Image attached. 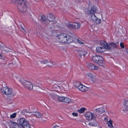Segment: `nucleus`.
Here are the masks:
<instances>
[{
  "mask_svg": "<svg viewBox=\"0 0 128 128\" xmlns=\"http://www.w3.org/2000/svg\"><path fill=\"white\" fill-rule=\"evenodd\" d=\"M18 123L22 126V128H30L31 127L29 122L23 118L18 119Z\"/></svg>",
  "mask_w": 128,
  "mask_h": 128,
  "instance_id": "2",
  "label": "nucleus"
},
{
  "mask_svg": "<svg viewBox=\"0 0 128 128\" xmlns=\"http://www.w3.org/2000/svg\"><path fill=\"white\" fill-rule=\"evenodd\" d=\"M58 86V87H59L58 86Z\"/></svg>",
  "mask_w": 128,
  "mask_h": 128,
  "instance_id": "50",
  "label": "nucleus"
},
{
  "mask_svg": "<svg viewBox=\"0 0 128 128\" xmlns=\"http://www.w3.org/2000/svg\"><path fill=\"white\" fill-rule=\"evenodd\" d=\"M77 40L78 42L79 43H80V44H84V43L82 42L81 40H79L78 39Z\"/></svg>",
  "mask_w": 128,
  "mask_h": 128,
  "instance_id": "39",
  "label": "nucleus"
},
{
  "mask_svg": "<svg viewBox=\"0 0 128 128\" xmlns=\"http://www.w3.org/2000/svg\"><path fill=\"white\" fill-rule=\"evenodd\" d=\"M68 25L70 27L76 29H78L81 26L80 24L79 23H74L72 24H68Z\"/></svg>",
  "mask_w": 128,
  "mask_h": 128,
  "instance_id": "9",
  "label": "nucleus"
},
{
  "mask_svg": "<svg viewBox=\"0 0 128 128\" xmlns=\"http://www.w3.org/2000/svg\"><path fill=\"white\" fill-rule=\"evenodd\" d=\"M66 43L69 44L71 43L74 40V38L72 36L68 34H66Z\"/></svg>",
  "mask_w": 128,
  "mask_h": 128,
  "instance_id": "10",
  "label": "nucleus"
},
{
  "mask_svg": "<svg viewBox=\"0 0 128 128\" xmlns=\"http://www.w3.org/2000/svg\"><path fill=\"white\" fill-rule=\"evenodd\" d=\"M95 110L99 114H101L105 112L104 108L103 106L96 109Z\"/></svg>",
  "mask_w": 128,
  "mask_h": 128,
  "instance_id": "12",
  "label": "nucleus"
},
{
  "mask_svg": "<svg viewBox=\"0 0 128 128\" xmlns=\"http://www.w3.org/2000/svg\"><path fill=\"white\" fill-rule=\"evenodd\" d=\"M91 18L93 21L96 24H99L101 22L100 19L98 18L95 14L92 15Z\"/></svg>",
  "mask_w": 128,
  "mask_h": 128,
  "instance_id": "11",
  "label": "nucleus"
},
{
  "mask_svg": "<svg viewBox=\"0 0 128 128\" xmlns=\"http://www.w3.org/2000/svg\"><path fill=\"white\" fill-rule=\"evenodd\" d=\"M72 114L74 116H78V114L76 113L73 112L72 113Z\"/></svg>",
  "mask_w": 128,
  "mask_h": 128,
  "instance_id": "37",
  "label": "nucleus"
},
{
  "mask_svg": "<svg viewBox=\"0 0 128 128\" xmlns=\"http://www.w3.org/2000/svg\"><path fill=\"white\" fill-rule=\"evenodd\" d=\"M73 84L76 88H77L78 89H80V86L82 84L80 82L76 80L74 81Z\"/></svg>",
  "mask_w": 128,
  "mask_h": 128,
  "instance_id": "19",
  "label": "nucleus"
},
{
  "mask_svg": "<svg viewBox=\"0 0 128 128\" xmlns=\"http://www.w3.org/2000/svg\"><path fill=\"white\" fill-rule=\"evenodd\" d=\"M78 52L80 57H81L82 56H83L84 58L87 54V51L84 50H80Z\"/></svg>",
  "mask_w": 128,
  "mask_h": 128,
  "instance_id": "17",
  "label": "nucleus"
},
{
  "mask_svg": "<svg viewBox=\"0 0 128 128\" xmlns=\"http://www.w3.org/2000/svg\"><path fill=\"white\" fill-rule=\"evenodd\" d=\"M101 44L104 46V48L106 49H110V46L104 40H102L100 42Z\"/></svg>",
  "mask_w": 128,
  "mask_h": 128,
  "instance_id": "15",
  "label": "nucleus"
},
{
  "mask_svg": "<svg viewBox=\"0 0 128 128\" xmlns=\"http://www.w3.org/2000/svg\"><path fill=\"white\" fill-rule=\"evenodd\" d=\"M88 67L91 70H97L98 69V68L97 66L94 65L92 64H89L88 66Z\"/></svg>",
  "mask_w": 128,
  "mask_h": 128,
  "instance_id": "20",
  "label": "nucleus"
},
{
  "mask_svg": "<svg viewBox=\"0 0 128 128\" xmlns=\"http://www.w3.org/2000/svg\"><path fill=\"white\" fill-rule=\"evenodd\" d=\"M52 27H50L49 28H52Z\"/></svg>",
  "mask_w": 128,
  "mask_h": 128,
  "instance_id": "49",
  "label": "nucleus"
},
{
  "mask_svg": "<svg viewBox=\"0 0 128 128\" xmlns=\"http://www.w3.org/2000/svg\"><path fill=\"white\" fill-rule=\"evenodd\" d=\"M35 113H36V112H32V114L35 115Z\"/></svg>",
  "mask_w": 128,
  "mask_h": 128,
  "instance_id": "43",
  "label": "nucleus"
},
{
  "mask_svg": "<svg viewBox=\"0 0 128 128\" xmlns=\"http://www.w3.org/2000/svg\"><path fill=\"white\" fill-rule=\"evenodd\" d=\"M87 75L88 77H90L91 78H93L94 76L93 75V74L91 73H88L87 74Z\"/></svg>",
  "mask_w": 128,
  "mask_h": 128,
  "instance_id": "31",
  "label": "nucleus"
},
{
  "mask_svg": "<svg viewBox=\"0 0 128 128\" xmlns=\"http://www.w3.org/2000/svg\"><path fill=\"white\" fill-rule=\"evenodd\" d=\"M47 18L50 22L53 21L55 19L54 15L51 13H48L47 15Z\"/></svg>",
  "mask_w": 128,
  "mask_h": 128,
  "instance_id": "18",
  "label": "nucleus"
},
{
  "mask_svg": "<svg viewBox=\"0 0 128 128\" xmlns=\"http://www.w3.org/2000/svg\"><path fill=\"white\" fill-rule=\"evenodd\" d=\"M39 61H40L41 63L44 64H46L47 63H49L50 64H48V66H53L54 65L56 64V63L54 62H51L50 60L48 61L46 60H42L41 61L39 60Z\"/></svg>",
  "mask_w": 128,
  "mask_h": 128,
  "instance_id": "7",
  "label": "nucleus"
},
{
  "mask_svg": "<svg viewBox=\"0 0 128 128\" xmlns=\"http://www.w3.org/2000/svg\"><path fill=\"white\" fill-rule=\"evenodd\" d=\"M13 0V2L14 3H18L19 0Z\"/></svg>",
  "mask_w": 128,
  "mask_h": 128,
  "instance_id": "38",
  "label": "nucleus"
},
{
  "mask_svg": "<svg viewBox=\"0 0 128 128\" xmlns=\"http://www.w3.org/2000/svg\"><path fill=\"white\" fill-rule=\"evenodd\" d=\"M66 34H59L56 37L58 41L60 43H66Z\"/></svg>",
  "mask_w": 128,
  "mask_h": 128,
  "instance_id": "4",
  "label": "nucleus"
},
{
  "mask_svg": "<svg viewBox=\"0 0 128 128\" xmlns=\"http://www.w3.org/2000/svg\"><path fill=\"white\" fill-rule=\"evenodd\" d=\"M90 12V14H92V15H93L95 13H97V8L96 6H93L91 8L90 10L89 11Z\"/></svg>",
  "mask_w": 128,
  "mask_h": 128,
  "instance_id": "14",
  "label": "nucleus"
},
{
  "mask_svg": "<svg viewBox=\"0 0 128 128\" xmlns=\"http://www.w3.org/2000/svg\"><path fill=\"white\" fill-rule=\"evenodd\" d=\"M126 52L128 54V49L126 50Z\"/></svg>",
  "mask_w": 128,
  "mask_h": 128,
  "instance_id": "47",
  "label": "nucleus"
},
{
  "mask_svg": "<svg viewBox=\"0 0 128 128\" xmlns=\"http://www.w3.org/2000/svg\"><path fill=\"white\" fill-rule=\"evenodd\" d=\"M108 45L110 48V49H108L109 50L114 49V48H117L118 47V46L116 44L113 42L110 43Z\"/></svg>",
  "mask_w": 128,
  "mask_h": 128,
  "instance_id": "21",
  "label": "nucleus"
},
{
  "mask_svg": "<svg viewBox=\"0 0 128 128\" xmlns=\"http://www.w3.org/2000/svg\"><path fill=\"white\" fill-rule=\"evenodd\" d=\"M107 118H108V117L106 116L104 117V120H107Z\"/></svg>",
  "mask_w": 128,
  "mask_h": 128,
  "instance_id": "42",
  "label": "nucleus"
},
{
  "mask_svg": "<svg viewBox=\"0 0 128 128\" xmlns=\"http://www.w3.org/2000/svg\"><path fill=\"white\" fill-rule=\"evenodd\" d=\"M27 4L26 0H19L17 6L18 10L22 12H25L27 10Z\"/></svg>",
  "mask_w": 128,
  "mask_h": 128,
  "instance_id": "1",
  "label": "nucleus"
},
{
  "mask_svg": "<svg viewBox=\"0 0 128 128\" xmlns=\"http://www.w3.org/2000/svg\"><path fill=\"white\" fill-rule=\"evenodd\" d=\"M125 105L127 107H128V100H126L124 101Z\"/></svg>",
  "mask_w": 128,
  "mask_h": 128,
  "instance_id": "34",
  "label": "nucleus"
},
{
  "mask_svg": "<svg viewBox=\"0 0 128 128\" xmlns=\"http://www.w3.org/2000/svg\"><path fill=\"white\" fill-rule=\"evenodd\" d=\"M80 89H79V90H80L82 91L83 92H86L88 90V88L86 87L84 85H82V84L80 86Z\"/></svg>",
  "mask_w": 128,
  "mask_h": 128,
  "instance_id": "24",
  "label": "nucleus"
},
{
  "mask_svg": "<svg viewBox=\"0 0 128 128\" xmlns=\"http://www.w3.org/2000/svg\"><path fill=\"white\" fill-rule=\"evenodd\" d=\"M21 29H22V30H24V31H25V29H24V28L21 25Z\"/></svg>",
  "mask_w": 128,
  "mask_h": 128,
  "instance_id": "40",
  "label": "nucleus"
},
{
  "mask_svg": "<svg viewBox=\"0 0 128 128\" xmlns=\"http://www.w3.org/2000/svg\"><path fill=\"white\" fill-rule=\"evenodd\" d=\"M86 109L84 108H82L78 110L79 113L81 114L84 113Z\"/></svg>",
  "mask_w": 128,
  "mask_h": 128,
  "instance_id": "27",
  "label": "nucleus"
},
{
  "mask_svg": "<svg viewBox=\"0 0 128 128\" xmlns=\"http://www.w3.org/2000/svg\"><path fill=\"white\" fill-rule=\"evenodd\" d=\"M26 111V110H24L22 111V113H24Z\"/></svg>",
  "mask_w": 128,
  "mask_h": 128,
  "instance_id": "41",
  "label": "nucleus"
},
{
  "mask_svg": "<svg viewBox=\"0 0 128 128\" xmlns=\"http://www.w3.org/2000/svg\"><path fill=\"white\" fill-rule=\"evenodd\" d=\"M2 55L1 54H0V58L2 59Z\"/></svg>",
  "mask_w": 128,
  "mask_h": 128,
  "instance_id": "44",
  "label": "nucleus"
},
{
  "mask_svg": "<svg viewBox=\"0 0 128 128\" xmlns=\"http://www.w3.org/2000/svg\"><path fill=\"white\" fill-rule=\"evenodd\" d=\"M123 111H127V110H126V109L125 110H123Z\"/></svg>",
  "mask_w": 128,
  "mask_h": 128,
  "instance_id": "46",
  "label": "nucleus"
},
{
  "mask_svg": "<svg viewBox=\"0 0 128 128\" xmlns=\"http://www.w3.org/2000/svg\"><path fill=\"white\" fill-rule=\"evenodd\" d=\"M118 43H119V42H117L115 44H118Z\"/></svg>",
  "mask_w": 128,
  "mask_h": 128,
  "instance_id": "45",
  "label": "nucleus"
},
{
  "mask_svg": "<svg viewBox=\"0 0 128 128\" xmlns=\"http://www.w3.org/2000/svg\"><path fill=\"white\" fill-rule=\"evenodd\" d=\"M2 93L3 94L8 95L12 94V96L16 95V93L13 92V90L11 88L2 87L1 89Z\"/></svg>",
  "mask_w": 128,
  "mask_h": 128,
  "instance_id": "3",
  "label": "nucleus"
},
{
  "mask_svg": "<svg viewBox=\"0 0 128 128\" xmlns=\"http://www.w3.org/2000/svg\"><path fill=\"white\" fill-rule=\"evenodd\" d=\"M102 56H100L96 55L92 56V60L94 62L97 63L99 60Z\"/></svg>",
  "mask_w": 128,
  "mask_h": 128,
  "instance_id": "13",
  "label": "nucleus"
},
{
  "mask_svg": "<svg viewBox=\"0 0 128 128\" xmlns=\"http://www.w3.org/2000/svg\"><path fill=\"white\" fill-rule=\"evenodd\" d=\"M107 122H108L107 123L108 124V126L112 128L113 127V126L112 124V120H110L109 121H107Z\"/></svg>",
  "mask_w": 128,
  "mask_h": 128,
  "instance_id": "28",
  "label": "nucleus"
},
{
  "mask_svg": "<svg viewBox=\"0 0 128 128\" xmlns=\"http://www.w3.org/2000/svg\"><path fill=\"white\" fill-rule=\"evenodd\" d=\"M104 47H98L96 48V50L98 52L102 53L104 51Z\"/></svg>",
  "mask_w": 128,
  "mask_h": 128,
  "instance_id": "23",
  "label": "nucleus"
},
{
  "mask_svg": "<svg viewBox=\"0 0 128 128\" xmlns=\"http://www.w3.org/2000/svg\"><path fill=\"white\" fill-rule=\"evenodd\" d=\"M16 116V114L15 113H13L10 116V118H14Z\"/></svg>",
  "mask_w": 128,
  "mask_h": 128,
  "instance_id": "32",
  "label": "nucleus"
},
{
  "mask_svg": "<svg viewBox=\"0 0 128 128\" xmlns=\"http://www.w3.org/2000/svg\"><path fill=\"white\" fill-rule=\"evenodd\" d=\"M98 61L97 63L99 66L102 67L105 66V62L102 57H101Z\"/></svg>",
  "mask_w": 128,
  "mask_h": 128,
  "instance_id": "16",
  "label": "nucleus"
},
{
  "mask_svg": "<svg viewBox=\"0 0 128 128\" xmlns=\"http://www.w3.org/2000/svg\"><path fill=\"white\" fill-rule=\"evenodd\" d=\"M41 20L42 21H45L46 20L45 16H44V15H42L41 16Z\"/></svg>",
  "mask_w": 128,
  "mask_h": 128,
  "instance_id": "33",
  "label": "nucleus"
},
{
  "mask_svg": "<svg viewBox=\"0 0 128 128\" xmlns=\"http://www.w3.org/2000/svg\"><path fill=\"white\" fill-rule=\"evenodd\" d=\"M9 125L10 128H22L21 127H20L18 124L14 122L11 121Z\"/></svg>",
  "mask_w": 128,
  "mask_h": 128,
  "instance_id": "8",
  "label": "nucleus"
},
{
  "mask_svg": "<svg viewBox=\"0 0 128 128\" xmlns=\"http://www.w3.org/2000/svg\"><path fill=\"white\" fill-rule=\"evenodd\" d=\"M71 102L70 99L66 97H64L63 102L67 103H70Z\"/></svg>",
  "mask_w": 128,
  "mask_h": 128,
  "instance_id": "26",
  "label": "nucleus"
},
{
  "mask_svg": "<svg viewBox=\"0 0 128 128\" xmlns=\"http://www.w3.org/2000/svg\"><path fill=\"white\" fill-rule=\"evenodd\" d=\"M20 81L22 84L26 88L30 90H32L33 88V86L31 82L24 80H22Z\"/></svg>",
  "mask_w": 128,
  "mask_h": 128,
  "instance_id": "5",
  "label": "nucleus"
},
{
  "mask_svg": "<svg viewBox=\"0 0 128 128\" xmlns=\"http://www.w3.org/2000/svg\"><path fill=\"white\" fill-rule=\"evenodd\" d=\"M84 116L86 118L87 120H88L96 119V116L95 114L90 112H86L84 114Z\"/></svg>",
  "mask_w": 128,
  "mask_h": 128,
  "instance_id": "6",
  "label": "nucleus"
},
{
  "mask_svg": "<svg viewBox=\"0 0 128 128\" xmlns=\"http://www.w3.org/2000/svg\"><path fill=\"white\" fill-rule=\"evenodd\" d=\"M54 128H61V126L56 124L54 126Z\"/></svg>",
  "mask_w": 128,
  "mask_h": 128,
  "instance_id": "36",
  "label": "nucleus"
},
{
  "mask_svg": "<svg viewBox=\"0 0 128 128\" xmlns=\"http://www.w3.org/2000/svg\"><path fill=\"white\" fill-rule=\"evenodd\" d=\"M64 97V96H59L58 99L59 101L63 102Z\"/></svg>",
  "mask_w": 128,
  "mask_h": 128,
  "instance_id": "30",
  "label": "nucleus"
},
{
  "mask_svg": "<svg viewBox=\"0 0 128 128\" xmlns=\"http://www.w3.org/2000/svg\"><path fill=\"white\" fill-rule=\"evenodd\" d=\"M49 94L52 98L54 100H56V99L58 98L57 96L55 95L54 94Z\"/></svg>",
  "mask_w": 128,
  "mask_h": 128,
  "instance_id": "29",
  "label": "nucleus"
},
{
  "mask_svg": "<svg viewBox=\"0 0 128 128\" xmlns=\"http://www.w3.org/2000/svg\"><path fill=\"white\" fill-rule=\"evenodd\" d=\"M96 119H94L93 121H92L91 122H89L88 125L90 126H97L98 124L97 122L95 120Z\"/></svg>",
  "mask_w": 128,
  "mask_h": 128,
  "instance_id": "22",
  "label": "nucleus"
},
{
  "mask_svg": "<svg viewBox=\"0 0 128 128\" xmlns=\"http://www.w3.org/2000/svg\"><path fill=\"white\" fill-rule=\"evenodd\" d=\"M57 86V85H54V86H53L54 87V88H55V87H56L55 86Z\"/></svg>",
  "mask_w": 128,
  "mask_h": 128,
  "instance_id": "48",
  "label": "nucleus"
},
{
  "mask_svg": "<svg viewBox=\"0 0 128 128\" xmlns=\"http://www.w3.org/2000/svg\"><path fill=\"white\" fill-rule=\"evenodd\" d=\"M35 115L38 118H42L43 115L39 112H36V113H35Z\"/></svg>",
  "mask_w": 128,
  "mask_h": 128,
  "instance_id": "25",
  "label": "nucleus"
},
{
  "mask_svg": "<svg viewBox=\"0 0 128 128\" xmlns=\"http://www.w3.org/2000/svg\"><path fill=\"white\" fill-rule=\"evenodd\" d=\"M120 46L122 48H124V44L123 43L121 42L120 43Z\"/></svg>",
  "mask_w": 128,
  "mask_h": 128,
  "instance_id": "35",
  "label": "nucleus"
}]
</instances>
